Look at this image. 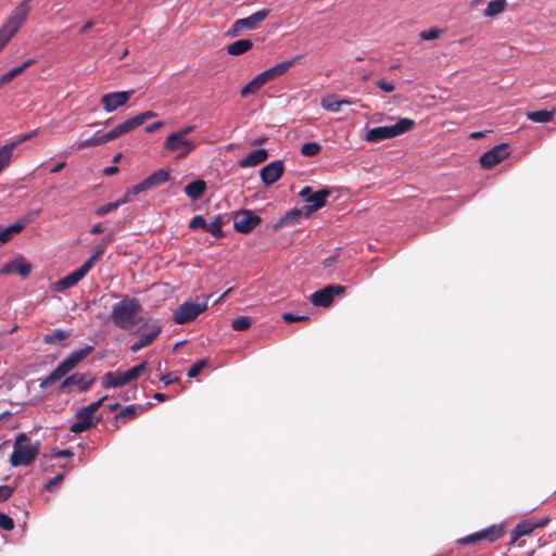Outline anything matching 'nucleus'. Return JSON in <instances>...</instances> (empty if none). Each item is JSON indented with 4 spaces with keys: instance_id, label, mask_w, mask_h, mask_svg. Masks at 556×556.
Returning <instances> with one entry per match:
<instances>
[{
    "instance_id": "nucleus-48",
    "label": "nucleus",
    "mask_w": 556,
    "mask_h": 556,
    "mask_svg": "<svg viewBox=\"0 0 556 556\" xmlns=\"http://www.w3.org/2000/svg\"><path fill=\"white\" fill-rule=\"evenodd\" d=\"M0 528L5 531H11L14 528L13 519L9 515L1 513V511H0Z\"/></svg>"
},
{
    "instance_id": "nucleus-26",
    "label": "nucleus",
    "mask_w": 556,
    "mask_h": 556,
    "mask_svg": "<svg viewBox=\"0 0 556 556\" xmlns=\"http://www.w3.org/2000/svg\"><path fill=\"white\" fill-rule=\"evenodd\" d=\"M132 198H134V194L130 193V189H128L123 198L118 199L115 202H110V203H106V204L98 207L96 211V215L99 217H102V216L109 214L110 212L116 210L121 205H123L127 202H130L132 200Z\"/></svg>"
},
{
    "instance_id": "nucleus-51",
    "label": "nucleus",
    "mask_w": 556,
    "mask_h": 556,
    "mask_svg": "<svg viewBox=\"0 0 556 556\" xmlns=\"http://www.w3.org/2000/svg\"><path fill=\"white\" fill-rule=\"evenodd\" d=\"M99 260L91 255L79 268L80 274L85 277Z\"/></svg>"
},
{
    "instance_id": "nucleus-50",
    "label": "nucleus",
    "mask_w": 556,
    "mask_h": 556,
    "mask_svg": "<svg viewBox=\"0 0 556 556\" xmlns=\"http://www.w3.org/2000/svg\"><path fill=\"white\" fill-rule=\"evenodd\" d=\"M105 399H106V395L100 397L98 401H96L85 407H81V408L89 415L94 416V413L102 406Z\"/></svg>"
},
{
    "instance_id": "nucleus-62",
    "label": "nucleus",
    "mask_w": 556,
    "mask_h": 556,
    "mask_svg": "<svg viewBox=\"0 0 556 556\" xmlns=\"http://www.w3.org/2000/svg\"><path fill=\"white\" fill-rule=\"evenodd\" d=\"M164 126V123L161 121L154 122L146 127V132L151 134L155 130L162 128Z\"/></svg>"
},
{
    "instance_id": "nucleus-17",
    "label": "nucleus",
    "mask_w": 556,
    "mask_h": 556,
    "mask_svg": "<svg viewBox=\"0 0 556 556\" xmlns=\"http://www.w3.org/2000/svg\"><path fill=\"white\" fill-rule=\"evenodd\" d=\"M302 60V55H295L292 59L282 61L260 74L264 81L267 84L285 75L291 67L301 64Z\"/></svg>"
},
{
    "instance_id": "nucleus-53",
    "label": "nucleus",
    "mask_w": 556,
    "mask_h": 556,
    "mask_svg": "<svg viewBox=\"0 0 556 556\" xmlns=\"http://www.w3.org/2000/svg\"><path fill=\"white\" fill-rule=\"evenodd\" d=\"M282 319L288 324H292V323H296V321L308 320V317L304 316V315H294L292 313H285V314H282Z\"/></svg>"
},
{
    "instance_id": "nucleus-30",
    "label": "nucleus",
    "mask_w": 556,
    "mask_h": 556,
    "mask_svg": "<svg viewBox=\"0 0 556 556\" xmlns=\"http://www.w3.org/2000/svg\"><path fill=\"white\" fill-rule=\"evenodd\" d=\"M130 131H131L130 125H129L128 121H125L124 123L119 124L112 130L100 136L101 140H102V144H104L109 141L115 140L119 136L125 135Z\"/></svg>"
},
{
    "instance_id": "nucleus-20",
    "label": "nucleus",
    "mask_w": 556,
    "mask_h": 556,
    "mask_svg": "<svg viewBox=\"0 0 556 556\" xmlns=\"http://www.w3.org/2000/svg\"><path fill=\"white\" fill-rule=\"evenodd\" d=\"M134 91H116L105 93L101 97V103L105 112H113L118 108L125 105Z\"/></svg>"
},
{
    "instance_id": "nucleus-18",
    "label": "nucleus",
    "mask_w": 556,
    "mask_h": 556,
    "mask_svg": "<svg viewBox=\"0 0 556 556\" xmlns=\"http://www.w3.org/2000/svg\"><path fill=\"white\" fill-rule=\"evenodd\" d=\"M549 518H542L539 520L527 519L517 523L511 530V543L517 542L521 536L531 534L535 529L544 528L548 525Z\"/></svg>"
},
{
    "instance_id": "nucleus-49",
    "label": "nucleus",
    "mask_w": 556,
    "mask_h": 556,
    "mask_svg": "<svg viewBox=\"0 0 556 556\" xmlns=\"http://www.w3.org/2000/svg\"><path fill=\"white\" fill-rule=\"evenodd\" d=\"M137 415V408L135 405H128L124 407L116 416L115 418H132Z\"/></svg>"
},
{
    "instance_id": "nucleus-61",
    "label": "nucleus",
    "mask_w": 556,
    "mask_h": 556,
    "mask_svg": "<svg viewBox=\"0 0 556 556\" xmlns=\"http://www.w3.org/2000/svg\"><path fill=\"white\" fill-rule=\"evenodd\" d=\"M73 455H74L73 452L68 448L60 450V451L53 453L52 455H50V459L58 458V457H72Z\"/></svg>"
},
{
    "instance_id": "nucleus-37",
    "label": "nucleus",
    "mask_w": 556,
    "mask_h": 556,
    "mask_svg": "<svg viewBox=\"0 0 556 556\" xmlns=\"http://www.w3.org/2000/svg\"><path fill=\"white\" fill-rule=\"evenodd\" d=\"M70 337V332L62 330V329H55L50 333H47L43 336V342L46 344H58L61 341L67 339Z\"/></svg>"
},
{
    "instance_id": "nucleus-1",
    "label": "nucleus",
    "mask_w": 556,
    "mask_h": 556,
    "mask_svg": "<svg viewBox=\"0 0 556 556\" xmlns=\"http://www.w3.org/2000/svg\"><path fill=\"white\" fill-rule=\"evenodd\" d=\"M142 306L137 298L123 296L112 305L109 320L122 330H129L141 321Z\"/></svg>"
},
{
    "instance_id": "nucleus-56",
    "label": "nucleus",
    "mask_w": 556,
    "mask_h": 556,
    "mask_svg": "<svg viewBox=\"0 0 556 556\" xmlns=\"http://www.w3.org/2000/svg\"><path fill=\"white\" fill-rule=\"evenodd\" d=\"M13 493V489L9 485H0V502L7 501Z\"/></svg>"
},
{
    "instance_id": "nucleus-55",
    "label": "nucleus",
    "mask_w": 556,
    "mask_h": 556,
    "mask_svg": "<svg viewBox=\"0 0 556 556\" xmlns=\"http://www.w3.org/2000/svg\"><path fill=\"white\" fill-rule=\"evenodd\" d=\"M376 85L384 92H392L395 89V86L392 83H389L384 79L378 80Z\"/></svg>"
},
{
    "instance_id": "nucleus-64",
    "label": "nucleus",
    "mask_w": 556,
    "mask_h": 556,
    "mask_svg": "<svg viewBox=\"0 0 556 556\" xmlns=\"http://www.w3.org/2000/svg\"><path fill=\"white\" fill-rule=\"evenodd\" d=\"M118 172V167L116 166H108L103 169V174L105 176H112Z\"/></svg>"
},
{
    "instance_id": "nucleus-12",
    "label": "nucleus",
    "mask_w": 556,
    "mask_h": 556,
    "mask_svg": "<svg viewBox=\"0 0 556 556\" xmlns=\"http://www.w3.org/2000/svg\"><path fill=\"white\" fill-rule=\"evenodd\" d=\"M94 377L90 372L73 374L66 377L60 384L59 390L62 393H70L74 387L78 391H87L94 383Z\"/></svg>"
},
{
    "instance_id": "nucleus-13",
    "label": "nucleus",
    "mask_w": 556,
    "mask_h": 556,
    "mask_svg": "<svg viewBox=\"0 0 556 556\" xmlns=\"http://www.w3.org/2000/svg\"><path fill=\"white\" fill-rule=\"evenodd\" d=\"M261 222L262 218L250 210H241L233 214V228L240 233L251 232Z\"/></svg>"
},
{
    "instance_id": "nucleus-23",
    "label": "nucleus",
    "mask_w": 556,
    "mask_h": 556,
    "mask_svg": "<svg viewBox=\"0 0 556 556\" xmlns=\"http://www.w3.org/2000/svg\"><path fill=\"white\" fill-rule=\"evenodd\" d=\"M30 271H31V265H30V263L26 262L24 258L14 260L12 262H9L0 269V273L2 275L18 274L22 278L28 277Z\"/></svg>"
},
{
    "instance_id": "nucleus-16",
    "label": "nucleus",
    "mask_w": 556,
    "mask_h": 556,
    "mask_svg": "<svg viewBox=\"0 0 556 556\" xmlns=\"http://www.w3.org/2000/svg\"><path fill=\"white\" fill-rule=\"evenodd\" d=\"M509 153L508 144H497L481 155L480 164L483 168H492L508 157Z\"/></svg>"
},
{
    "instance_id": "nucleus-9",
    "label": "nucleus",
    "mask_w": 556,
    "mask_h": 556,
    "mask_svg": "<svg viewBox=\"0 0 556 556\" xmlns=\"http://www.w3.org/2000/svg\"><path fill=\"white\" fill-rule=\"evenodd\" d=\"M163 147L167 151L177 152L176 159L182 160L197 148V142L172 132L166 137Z\"/></svg>"
},
{
    "instance_id": "nucleus-36",
    "label": "nucleus",
    "mask_w": 556,
    "mask_h": 556,
    "mask_svg": "<svg viewBox=\"0 0 556 556\" xmlns=\"http://www.w3.org/2000/svg\"><path fill=\"white\" fill-rule=\"evenodd\" d=\"M303 216V212L298 208H293L289 212H287L277 223L275 226L276 228L286 226V225H293L295 224L301 217Z\"/></svg>"
},
{
    "instance_id": "nucleus-6",
    "label": "nucleus",
    "mask_w": 556,
    "mask_h": 556,
    "mask_svg": "<svg viewBox=\"0 0 556 556\" xmlns=\"http://www.w3.org/2000/svg\"><path fill=\"white\" fill-rule=\"evenodd\" d=\"M162 331V325L157 319H147L139 328L140 338L131 344L130 351L137 353L151 345Z\"/></svg>"
},
{
    "instance_id": "nucleus-47",
    "label": "nucleus",
    "mask_w": 556,
    "mask_h": 556,
    "mask_svg": "<svg viewBox=\"0 0 556 556\" xmlns=\"http://www.w3.org/2000/svg\"><path fill=\"white\" fill-rule=\"evenodd\" d=\"M442 30L437 27L429 28L420 33V38L422 40H433L437 39L441 35Z\"/></svg>"
},
{
    "instance_id": "nucleus-2",
    "label": "nucleus",
    "mask_w": 556,
    "mask_h": 556,
    "mask_svg": "<svg viewBox=\"0 0 556 556\" xmlns=\"http://www.w3.org/2000/svg\"><path fill=\"white\" fill-rule=\"evenodd\" d=\"M93 346L87 345L84 349L72 352L64 361H62L49 376L39 379V387L47 389L54 384L56 381L71 372L80 362H83L91 352Z\"/></svg>"
},
{
    "instance_id": "nucleus-31",
    "label": "nucleus",
    "mask_w": 556,
    "mask_h": 556,
    "mask_svg": "<svg viewBox=\"0 0 556 556\" xmlns=\"http://www.w3.org/2000/svg\"><path fill=\"white\" fill-rule=\"evenodd\" d=\"M253 47V42L250 39H240L227 46V53L230 55H240Z\"/></svg>"
},
{
    "instance_id": "nucleus-60",
    "label": "nucleus",
    "mask_w": 556,
    "mask_h": 556,
    "mask_svg": "<svg viewBox=\"0 0 556 556\" xmlns=\"http://www.w3.org/2000/svg\"><path fill=\"white\" fill-rule=\"evenodd\" d=\"M194 128L195 127L193 125H189V126L182 127L181 129H179L177 131H174L173 134H175L179 137H182V138H187V136L189 134H191L194 130Z\"/></svg>"
},
{
    "instance_id": "nucleus-15",
    "label": "nucleus",
    "mask_w": 556,
    "mask_h": 556,
    "mask_svg": "<svg viewBox=\"0 0 556 556\" xmlns=\"http://www.w3.org/2000/svg\"><path fill=\"white\" fill-rule=\"evenodd\" d=\"M503 535H504L503 527L493 525L484 530H481L479 532H476V533H472V534H469V535L463 538L462 540H459V542L465 545L473 544L481 540H485L490 543H493V542H496L497 540H500Z\"/></svg>"
},
{
    "instance_id": "nucleus-40",
    "label": "nucleus",
    "mask_w": 556,
    "mask_h": 556,
    "mask_svg": "<svg viewBox=\"0 0 556 556\" xmlns=\"http://www.w3.org/2000/svg\"><path fill=\"white\" fill-rule=\"evenodd\" d=\"M14 143H8L0 148V173L7 167L12 159Z\"/></svg>"
},
{
    "instance_id": "nucleus-43",
    "label": "nucleus",
    "mask_w": 556,
    "mask_h": 556,
    "mask_svg": "<svg viewBox=\"0 0 556 556\" xmlns=\"http://www.w3.org/2000/svg\"><path fill=\"white\" fill-rule=\"evenodd\" d=\"M206 366H207V362L205 359H199L188 369L187 376L189 378H195L201 374V371Z\"/></svg>"
},
{
    "instance_id": "nucleus-54",
    "label": "nucleus",
    "mask_w": 556,
    "mask_h": 556,
    "mask_svg": "<svg viewBox=\"0 0 556 556\" xmlns=\"http://www.w3.org/2000/svg\"><path fill=\"white\" fill-rule=\"evenodd\" d=\"M160 380L164 382L165 386L174 383L179 380V376L176 372H168L160 376Z\"/></svg>"
},
{
    "instance_id": "nucleus-42",
    "label": "nucleus",
    "mask_w": 556,
    "mask_h": 556,
    "mask_svg": "<svg viewBox=\"0 0 556 556\" xmlns=\"http://www.w3.org/2000/svg\"><path fill=\"white\" fill-rule=\"evenodd\" d=\"M321 148L317 142H306L301 148V153L304 156H316Z\"/></svg>"
},
{
    "instance_id": "nucleus-33",
    "label": "nucleus",
    "mask_w": 556,
    "mask_h": 556,
    "mask_svg": "<svg viewBox=\"0 0 556 556\" xmlns=\"http://www.w3.org/2000/svg\"><path fill=\"white\" fill-rule=\"evenodd\" d=\"M265 85L266 83L262 78L261 74H258L241 89L240 96L242 98H247L250 94H254Z\"/></svg>"
},
{
    "instance_id": "nucleus-22",
    "label": "nucleus",
    "mask_w": 556,
    "mask_h": 556,
    "mask_svg": "<svg viewBox=\"0 0 556 556\" xmlns=\"http://www.w3.org/2000/svg\"><path fill=\"white\" fill-rule=\"evenodd\" d=\"M75 417L76 421L70 427V431L75 434L87 431L91 427L96 426L101 419L100 417L89 415L83 408L77 410Z\"/></svg>"
},
{
    "instance_id": "nucleus-41",
    "label": "nucleus",
    "mask_w": 556,
    "mask_h": 556,
    "mask_svg": "<svg viewBox=\"0 0 556 556\" xmlns=\"http://www.w3.org/2000/svg\"><path fill=\"white\" fill-rule=\"evenodd\" d=\"M251 318L248 316H239L231 323V327L237 331H244L251 327Z\"/></svg>"
},
{
    "instance_id": "nucleus-57",
    "label": "nucleus",
    "mask_w": 556,
    "mask_h": 556,
    "mask_svg": "<svg viewBox=\"0 0 556 556\" xmlns=\"http://www.w3.org/2000/svg\"><path fill=\"white\" fill-rule=\"evenodd\" d=\"M38 134V129H34L25 135H23L20 139L12 141L11 143H14V149L22 142L31 139Z\"/></svg>"
},
{
    "instance_id": "nucleus-34",
    "label": "nucleus",
    "mask_w": 556,
    "mask_h": 556,
    "mask_svg": "<svg viewBox=\"0 0 556 556\" xmlns=\"http://www.w3.org/2000/svg\"><path fill=\"white\" fill-rule=\"evenodd\" d=\"M507 7L506 0H492L484 9L483 15L485 17H494L505 11Z\"/></svg>"
},
{
    "instance_id": "nucleus-8",
    "label": "nucleus",
    "mask_w": 556,
    "mask_h": 556,
    "mask_svg": "<svg viewBox=\"0 0 556 556\" xmlns=\"http://www.w3.org/2000/svg\"><path fill=\"white\" fill-rule=\"evenodd\" d=\"M26 9L12 12L5 23L0 27V51L8 45L23 25Z\"/></svg>"
},
{
    "instance_id": "nucleus-19",
    "label": "nucleus",
    "mask_w": 556,
    "mask_h": 556,
    "mask_svg": "<svg viewBox=\"0 0 556 556\" xmlns=\"http://www.w3.org/2000/svg\"><path fill=\"white\" fill-rule=\"evenodd\" d=\"M169 179V173L165 169H159L151 174L149 177H147L141 182L137 184L136 186H132L130 189V193L136 197L137 194L147 191L153 187L160 186L164 182H166Z\"/></svg>"
},
{
    "instance_id": "nucleus-5",
    "label": "nucleus",
    "mask_w": 556,
    "mask_h": 556,
    "mask_svg": "<svg viewBox=\"0 0 556 556\" xmlns=\"http://www.w3.org/2000/svg\"><path fill=\"white\" fill-rule=\"evenodd\" d=\"M148 362H141L126 371H108L101 379L104 389H113L130 383L148 370Z\"/></svg>"
},
{
    "instance_id": "nucleus-14",
    "label": "nucleus",
    "mask_w": 556,
    "mask_h": 556,
    "mask_svg": "<svg viewBox=\"0 0 556 556\" xmlns=\"http://www.w3.org/2000/svg\"><path fill=\"white\" fill-rule=\"evenodd\" d=\"M345 288L340 285H328L321 290L311 295V301L315 306L328 307L336 295L343 294Z\"/></svg>"
},
{
    "instance_id": "nucleus-4",
    "label": "nucleus",
    "mask_w": 556,
    "mask_h": 556,
    "mask_svg": "<svg viewBox=\"0 0 556 556\" xmlns=\"http://www.w3.org/2000/svg\"><path fill=\"white\" fill-rule=\"evenodd\" d=\"M415 126V121L408 117H402L396 124L391 126H379L370 128L365 136L368 142H380L387 139L395 138L410 131Z\"/></svg>"
},
{
    "instance_id": "nucleus-59",
    "label": "nucleus",
    "mask_w": 556,
    "mask_h": 556,
    "mask_svg": "<svg viewBox=\"0 0 556 556\" xmlns=\"http://www.w3.org/2000/svg\"><path fill=\"white\" fill-rule=\"evenodd\" d=\"M30 1L31 0H23L12 12H16L20 9H26L25 15L23 17V24L25 23L29 12H30Z\"/></svg>"
},
{
    "instance_id": "nucleus-21",
    "label": "nucleus",
    "mask_w": 556,
    "mask_h": 556,
    "mask_svg": "<svg viewBox=\"0 0 556 556\" xmlns=\"http://www.w3.org/2000/svg\"><path fill=\"white\" fill-rule=\"evenodd\" d=\"M283 172H285L283 162L280 160H277V161H274V162L265 165L261 169L260 176H261L262 182L265 186H270L281 178Z\"/></svg>"
},
{
    "instance_id": "nucleus-46",
    "label": "nucleus",
    "mask_w": 556,
    "mask_h": 556,
    "mask_svg": "<svg viewBox=\"0 0 556 556\" xmlns=\"http://www.w3.org/2000/svg\"><path fill=\"white\" fill-rule=\"evenodd\" d=\"M64 477H65V473L60 472L59 475H56L55 477H53L52 479L47 481V483L45 484V489L48 492H53L64 480Z\"/></svg>"
},
{
    "instance_id": "nucleus-44",
    "label": "nucleus",
    "mask_w": 556,
    "mask_h": 556,
    "mask_svg": "<svg viewBox=\"0 0 556 556\" xmlns=\"http://www.w3.org/2000/svg\"><path fill=\"white\" fill-rule=\"evenodd\" d=\"M35 63V60L28 59L25 62H23L21 65L13 67L8 73L10 74L11 78H15L16 76L21 75L25 70H27L29 66H31Z\"/></svg>"
},
{
    "instance_id": "nucleus-35",
    "label": "nucleus",
    "mask_w": 556,
    "mask_h": 556,
    "mask_svg": "<svg viewBox=\"0 0 556 556\" xmlns=\"http://www.w3.org/2000/svg\"><path fill=\"white\" fill-rule=\"evenodd\" d=\"M224 224H225L224 216L218 215L214 218L213 222L206 223L205 231L210 232L215 238L220 239L224 237V232H223Z\"/></svg>"
},
{
    "instance_id": "nucleus-32",
    "label": "nucleus",
    "mask_w": 556,
    "mask_h": 556,
    "mask_svg": "<svg viewBox=\"0 0 556 556\" xmlns=\"http://www.w3.org/2000/svg\"><path fill=\"white\" fill-rule=\"evenodd\" d=\"M556 114V110H540V111H531L527 112L526 116L529 121L534 123H548L551 122Z\"/></svg>"
},
{
    "instance_id": "nucleus-11",
    "label": "nucleus",
    "mask_w": 556,
    "mask_h": 556,
    "mask_svg": "<svg viewBox=\"0 0 556 556\" xmlns=\"http://www.w3.org/2000/svg\"><path fill=\"white\" fill-rule=\"evenodd\" d=\"M299 194L308 203L304 214L305 216H308L313 212H316L317 210L325 206L327 198L331 194V191L327 188H324L317 192H313V189L306 186L300 191Z\"/></svg>"
},
{
    "instance_id": "nucleus-25",
    "label": "nucleus",
    "mask_w": 556,
    "mask_h": 556,
    "mask_svg": "<svg viewBox=\"0 0 556 556\" xmlns=\"http://www.w3.org/2000/svg\"><path fill=\"white\" fill-rule=\"evenodd\" d=\"M83 278L84 276L80 274L78 269H76L71 274L66 275L65 277H63L62 279L58 280L54 285V290L59 292L64 291L68 288L76 286Z\"/></svg>"
},
{
    "instance_id": "nucleus-28",
    "label": "nucleus",
    "mask_w": 556,
    "mask_h": 556,
    "mask_svg": "<svg viewBox=\"0 0 556 556\" xmlns=\"http://www.w3.org/2000/svg\"><path fill=\"white\" fill-rule=\"evenodd\" d=\"M352 102L348 99L338 100L336 96H327L321 98L320 105L329 112H339L342 105H350Z\"/></svg>"
},
{
    "instance_id": "nucleus-27",
    "label": "nucleus",
    "mask_w": 556,
    "mask_h": 556,
    "mask_svg": "<svg viewBox=\"0 0 556 556\" xmlns=\"http://www.w3.org/2000/svg\"><path fill=\"white\" fill-rule=\"evenodd\" d=\"M184 191L191 200H198L206 191V182L202 179H195L188 184Z\"/></svg>"
},
{
    "instance_id": "nucleus-39",
    "label": "nucleus",
    "mask_w": 556,
    "mask_h": 556,
    "mask_svg": "<svg viewBox=\"0 0 556 556\" xmlns=\"http://www.w3.org/2000/svg\"><path fill=\"white\" fill-rule=\"evenodd\" d=\"M157 114L153 111H146L137 116H134L128 121L129 125H130V128L131 130H134L135 128L139 127L140 125H142L144 122L155 117Z\"/></svg>"
},
{
    "instance_id": "nucleus-29",
    "label": "nucleus",
    "mask_w": 556,
    "mask_h": 556,
    "mask_svg": "<svg viewBox=\"0 0 556 556\" xmlns=\"http://www.w3.org/2000/svg\"><path fill=\"white\" fill-rule=\"evenodd\" d=\"M26 224L27 222H17L0 230V247L10 241L14 235L20 233Z\"/></svg>"
},
{
    "instance_id": "nucleus-38",
    "label": "nucleus",
    "mask_w": 556,
    "mask_h": 556,
    "mask_svg": "<svg viewBox=\"0 0 556 556\" xmlns=\"http://www.w3.org/2000/svg\"><path fill=\"white\" fill-rule=\"evenodd\" d=\"M101 144H102L101 137L97 132V134H94L92 137H90L88 139L76 141L72 146V148L74 150H83V149H87V148H91V147H98V146H101Z\"/></svg>"
},
{
    "instance_id": "nucleus-52",
    "label": "nucleus",
    "mask_w": 556,
    "mask_h": 556,
    "mask_svg": "<svg viewBox=\"0 0 556 556\" xmlns=\"http://www.w3.org/2000/svg\"><path fill=\"white\" fill-rule=\"evenodd\" d=\"M206 220L204 219L203 216L201 215H195L192 217V219L190 220L189 223V228L190 229H198V228H202L205 230L206 228Z\"/></svg>"
},
{
    "instance_id": "nucleus-7",
    "label": "nucleus",
    "mask_w": 556,
    "mask_h": 556,
    "mask_svg": "<svg viewBox=\"0 0 556 556\" xmlns=\"http://www.w3.org/2000/svg\"><path fill=\"white\" fill-rule=\"evenodd\" d=\"M270 13L269 9H263L260 10L252 15L239 18L235 21L232 26L227 30L226 36L227 37H237L239 36L244 29H255L258 24H261L263 21H265Z\"/></svg>"
},
{
    "instance_id": "nucleus-58",
    "label": "nucleus",
    "mask_w": 556,
    "mask_h": 556,
    "mask_svg": "<svg viewBox=\"0 0 556 556\" xmlns=\"http://www.w3.org/2000/svg\"><path fill=\"white\" fill-rule=\"evenodd\" d=\"M30 1L31 0H23L12 12H16L20 9H26L25 15L23 17V24L25 23L29 12H30Z\"/></svg>"
},
{
    "instance_id": "nucleus-24",
    "label": "nucleus",
    "mask_w": 556,
    "mask_h": 556,
    "mask_svg": "<svg viewBox=\"0 0 556 556\" xmlns=\"http://www.w3.org/2000/svg\"><path fill=\"white\" fill-rule=\"evenodd\" d=\"M268 159V151L266 149H257L250 152L245 157L239 161L242 168L253 167Z\"/></svg>"
},
{
    "instance_id": "nucleus-10",
    "label": "nucleus",
    "mask_w": 556,
    "mask_h": 556,
    "mask_svg": "<svg viewBox=\"0 0 556 556\" xmlns=\"http://www.w3.org/2000/svg\"><path fill=\"white\" fill-rule=\"evenodd\" d=\"M207 308V303L185 302L173 313V320L178 325H185L194 320L201 313Z\"/></svg>"
},
{
    "instance_id": "nucleus-3",
    "label": "nucleus",
    "mask_w": 556,
    "mask_h": 556,
    "mask_svg": "<svg viewBox=\"0 0 556 556\" xmlns=\"http://www.w3.org/2000/svg\"><path fill=\"white\" fill-rule=\"evenodd\" d=\"M39 453V443L33 445L25 433H18L14 441L13 452L10 456V464L13 467L28 466Z\"/></svg>"
},
{
    "instance_id": "nucleus-45",
    "label": "nucleus",
    "mask_w": 556,
    "mask_h": 556,
    "mask_svg": "<svg viewBox=\"0 0 556 556\" xmlns=\"http://www.w3.org/2000/svg\"><path fill=\"white\" fill-rule=\"evenodd\" d=\"M35 63V60L28 59L25 62H23L21 65L13 67L8 73L10 74L11 78H15L16 76L21 75L25 70H27L29 66H31Z\"/></svg>"
},
{
    "instance_id": "nucleus-63",
    "label": "nucleus",
    "mask_w": 556,
    "mask_h": 556,
    "mask_svg": "<svg viewBox=\"0 0 556 556\" xmlns=\"http://www.w3.org/2000/svg\"><path fill=\"white\" fill-rule=\"evenodd\" d=\"M105 248L106 247L101 242L98 247H96L92 255L100 261L105 251Z\"/></svg>"
}]
</instances>
